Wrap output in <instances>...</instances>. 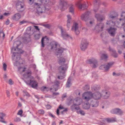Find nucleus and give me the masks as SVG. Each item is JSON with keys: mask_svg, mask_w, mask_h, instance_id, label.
I'll return each instance as SVG.
<instances>
[{"mask_svg": "<svg viewBox=\"0 0 125 125\" xmlns=\"http://www.w3.org/2000/svg\"><path fill=\"white\" fill-rule=\"evenodd\" d=\"M101 96H102L101 94L99 92H96L92 94V97L95 99H100Z\"/></svg>", "mask_w": 125, "mask_h": 125, "instance_id": "18", "label": "nucleus"}, {"mask_svg": "<svg viewBox=\"0 0 125 125\" xmlns=\"http://www.w3.org/2000/svg\"><path fill=\"white\" fill-rule=\"evenodd\" d=\"M5 114L2 113H0V118L1 119H3V118L5 116Z\"/></svg>", "mask_w": 125, "mask_h": 125, "instance_id": "46", "label": "nucleus"}, {"mask_svg": "<svg viewBox=\"0 0 125 125\" xmlns=\"http://www.w3.org/2000/svg\"><path fill=\"white\" fill-rule=\"evenodd\" d=\"M90 104H88L85 103L83 105V108L86 109H88L90 108Z\"/></svg>", "mask_w": 125, "mask_h": 125, "instance_id": "39", "label": "nucleus"}, {"mask_svg": "<svg viewBox=\"0 0 125 125\" xmlns=\"http://www.w3.org/2000/svg\"><path fill=\"white\" fill-rule=\"evenodd\" d=\"M88 45V43L86 39H83L82 40L80 48L83 51H84L87 47Z\"/></svg>", "mask_w": 125, "mask_h": 125, "instance_id": "10", "label": "nucleus"}, {"mask_svg": "<svg viewBox=\"0 0 125 125\" xmlns=\"http://www.w3.org/2000/svg\"><path fill=\"white\" fill-rule=\"evenodd\" d=\"M59 93H53L52 97L53 98H54L56 97L55 96L59 95Z\"/></svg>", "mask_w": 125, "mask_h": 125, "instance_id": "44", "label": "nucleus"}, {"mask_svg": "<svg viewBox=\"0 0 125 125\" xmlns=\"http://www.w3.org/2000/svg\"><path fill=\"white\" fill-rule=\"evenodd\" d=\"M109 51L112 52V55L115 57H117L118 56L117 54L116 53L114 49H111L110 47H109Z\"/></svg>", "mask_w": 125, "mask_h": 125, "instance_id": "29", "label": "nucleus"}, {"mask_svg": "<svg viewBox=\"0 0 125 125\" xmlns=\"http://www.w3.org/2000/svg\"><path fill=\"white\" fill-rule=\"evenodd\" d=\"M41 34L40 33L39 34H36L34 36V38L38 40L40 38Z\"/></svg>", "mask_w": 125, "mask_h": 125, "instance_id": "43", "label": "nucleus"}, {"mask_svg": "<svg viewBox=\"0 0 125 125\" xmlns=\"http://www.w3.org/2000/svg\"><path fill=\"white\" fill-rule=\"evenodd\" d=\"M16 6V9L18 12H22L24 10L23 4L20 1L17 2Z\"/></svg>", "mask_w": 125, "mask_h": 125, "instance_id": "8", "label": "nucleus"}, {"mask_svg": "<svg viewBox=\"0 0 125 125\" xmlns=\"http://www.w3.org/2000/svg\"><path fill=\"white\" fill-rule=\"evenodd\" d=\"M66 58L63 57H61L58 60V63L60 65L64 64L66 62Z\"/></svg>", "mask_w": 125, "mask_h": 125, "instance_id": "26", "label": "nucleus"}, {"mask_svg": "<svg viewBox=\"0 0 125 125\" xmlns=\"http://www.w3.org/2000/svg\"><path fill=\"white\" fill-rule=\"evenodd\" d=\"M3 68L4 70L5 71L6 70L7 68V65L6 64L4 63L3 65Z\"/></svg>", "mask_w": 125, "mask_h": 125, "instance_id": "55", "label": "nucleus"}, {"mask_svg": "<svg viewBox=\"0 0 125 125\" xmlns=\"http://www.w3.org/2000/svg\"><path fill=\"white\" fill-rule=\"evenodd\" d=\"M63 49L61 48L58 49V52L56 53V54L58 58H59L60 56L61 55L62 53L63 52Z\"/></svg>", "mask_w": 125, "mask_h": 125, "instance_id": "28", "label": "nucleus"}, {"mask_svg": "<svg viewBox=\"0 0 125 125\" xmlns=\"http://www.w3.org/2000/svg\"><path fill=\"white\" fill-rule=\"evenodd\" d=\"M87 63L91 64L93 68H96L98 65L97 61L94 58H92L88 60Z\"/></svg>", "mask_w": 125, "mask_h": 125, "instance_id": "4", "label": "nucleus"}, {"mask_svg": "<svg viewBox=\"0 0 125 125\" xmlns=\"http://www.w3.org/2000/svg\"><path fill=\"white\" fill-rule=\"evenodd\" d=\"M82 102V99L79 97H77L73 101V104L78 106L80 105Z\"/></svg>", "mask_w": 125, "mask_h": 125, "instance_id": "19", "label": "nucleus"}, {"mask_svg": "<svg viewBox=\"0 0 125 125\" xmlns=\"http://www.w3.org/2000/svg\"><path fill=\"white\" fill-rule=\"evenodd\" d=\"M76 105H75L73 104L71 107V109L72 111H73L75 109L78 110L80 109V108L78 106H75Z\"/></svg>", "mask_w": 125, "mask_h": 125, "instance_id": "33", "label": "nucleus"}, {"mask_svg": "<svg viewBox=\"0 0 125 125\" xmlns=\"http://www.w3.org/2000/svg\"><path fill=\"white\" fill-rule=\"evenodd\" d=\"M93 22L91 21H90L88 22H86V25L88 27H91L92 25Z\"/></svg>", "mask_w": 125, "mask_h": 125, "instance_id": "41", "label": "nucleus"}, {"mask_svg": "<svg viewBox=\"0 0 125 125\" xmlns=\"http://www.w3.org/2000/svg\"><path fill=\"white\" fill-rule=\"evenodd\" d=\"M21 18V15L19 13L15 14L12 17V19L13 20L17 21Z\"/></svg>", "mask_w": 125, "mask_h": 125, "instance_id": "24", "label": "nucleus"}, {"mask_svg": "<svg viewBox=\"0 0 125 125\" xmlns=\"http://www.w3.org/2000/svg\"><path fill=\"white\" fill-rule=\"evenodd\" d=\"M21 121V119L19 117H17L15 118L14 120V121L16 122H17L20 121Z\"/></svg>", "mask_w": 125, "mask_h": 125, "instance_id": "50", "label": "nucleus"}, {"mask_svg": "<svg viewBox=\"0 0 125 125\" xmlns=\"http://www.w3.org/2000/svg\"><path fill=\"white\" fill-rule=\"evenodd\" d=\"M90 13V12L88 11L82 14L81 16L82 20L85 21H87L88 19V16Z\"/></svg>", "mask_w": 125, "mask_h": 125, "instance_id": "16", "label": "nucleus"}, {"mask_svg": "<svg viewBox=\"0 0 125 125\" xmlns=\"http://www.w3.org/2000/svg\"><path fill=\"white\" fill-rule=\"evenodd\" d=\"M112 114H118L119 115H122L123 113L122 111L119 108H116L112 110L111 111Z\"/></svg>", "mask_w": 125, "mask_h": 125, "instance_id": "20", "label": "nucleus"}, {"mask_svg": "<svg viewBox=\"0 0 125 125\" xmlns=\"http://www.w3.org/2000/svg\"><path fill=\"white\" fill-rule=\"evenodd\" d=\"M106 24L107 27L110 28L115 25V22L112 21H107L106 22Z\"/></svg>", "mask_w": 125, "mask_h": 125, "instance_id": "25", "label": "nucleus"}, {"mask_svg": "<svg viewBox=\"0 0 125 125\" xmlns=\"http://www.w3.org/2000/svg\"><path fill=\"white\" fill-rule=\"evenodd\" d=\"M23 111L21 109L19 111L18 113H17V115H20L21 116H22V114L23 113Z\"/></svg>", "mask_w": 125, "mask_h": 125, "instance_id": "45", "label": "nucleus"}, {"mask_svg": "<svg viewBox=\"0 0 125 125\" xmlns=\"http://www.w3.org/2000/svg\"><path fill=\"white\" fill-rule=\"evenodd\" d=\"M92 97V94L91 92H87L84 93L82 98L86 101H88Z\"/></svg>", "mask_w": 125, "mask_h": 125, "instance_id": "6", "label": "nucleus"}, {"mask_svg": "<svg viewBox=\"0 0 125 125\" xmlns=\"http://www.w3.org/2000/svg\"><path fill=\"white\" fill-rule=\"evenodd\" d=\"M59 28L61 30L62 37L64 39H66V38H68L70 37L69 35L66 33V31L63 30L62 27L59 26Z\"/></svg>", "mask_w": 125, "mask_h": 125, "instance_id": "14", "label": "nucleus"}, {"mask_svg": "<svg viewBox=\"0 0 125 125\" xmlns=\"http://www.w3.org/2000/svg\"><path fill=\"white\" fill-rule=\"evenodd\" d=\"M104 27V24L101 22L98 23L95 26L94 30H95L97 32L102 31Z\"/></svg>", "mask_w": 125, "mask_h": 125, "instance_id": "12", "label": "nucleus"}, {"mask_svg": "<svg viewBox=\"0 0 125 125\" xmlns=\"http://www.w3.org/2000/svg\"><path fill=\"white\" fill-rule=\"evenodd\" d=\"M24 81L27 84L31 85L33 88L36 89L38 86V83L35 81L30 80L29 82V81H27L25 79H24Z\"/></svg>", "mask_w": 125, "mask_h": 125, "instance_id": "5", "label": "nucleus"}, {"mask_svg": "<svg viewBox=\"0 0 125 125\" xmlns=\"http://www.w3.org/2000/svg\"><path fill=\"white\" fill-rule=\"evenodd\" d=\"M92 89L93 90H94V91H96L98 90L99 89V88L96 87L95 86H94V87H92Z\"/></svg>", "mask_w": 125, "mask_h": 125, "instance_id": "54", "label": "nucleus"}, {"mask_svg": "<svg viewBox=\"0 0 125 125\" xmlns=\"http://www.w3.org/2000/svg\"><path fill=\"white\" fill-rule=\"evenodd\" d=\"M79 26L78 23L76 22H74L71 28V30L74 32L76 35H78L80 33L79 30Z\"/></svg>", "mask_w": 125, "mask_h": 125, "instance_id": "7", "label": "nucleus"}, {"mask_svg": "<svg viewBox=\"0 0 125 125\" xmlns=\"http://www.w3.org/2000/svg\"><path fill=\"white\" fill-rule=\"evenodd\" d=\"M44 38H43L41 40V44H42V47H44Z\"/></svg>", "mask_w": 125, "mask_h": 125, "instance_id": "49", "label": "nucleus"}, {"mask_svg": "<svg viewBox=\"0 0 125 125\" xmlns=\"http://www.w3.org/2000/svg\"><path fill=\"white\" fill-rule=\"evenodd\" d=\"M77 113L78 114H80L82 115H83L85 114L84 112L83 111L81 110H80L79 111H77Z\"/></svg>", "mask_w": 125, "mask_h": 125, "instance_id": "42", "label": "nucleus"}, {"mask_svg": "<svg viewBox=\"0 0 125 125\" xmlns=\"http://www.w3.org/2000/svg\"><path fill=\"white\" fill-rule=\"evenodd\" d=\"M102 16L99 14H96L95 15L96 18L98 21H102L103 20V19Z\"/></svg>", "mask_w": 125, "mask_h": 125, "instance_id": "31", "label": "nucleus"}, {"mask_svg": "<svg viewBox=\"0 0 125 125\" xmlns=\"http://www.w3.org/2000/svg\"><path fill=\"white\" fill-rule=\"evenodd\" d=\"M99 102L98 101L94 100L91 101L90 104V106L94 108L97 107L99 105Z\"/></svg>", "mask_w": 125, "mask_h": 125, "instance_id": "17", "label": "nucleus"}, {"mask_svg": "<svg viewBox=\"0 0 125 125\" xmlns=\"http://www.w3.org/2000/svg\"><path fill=\"white\" fill-rule=\"evenodd\" d=\"M89 89V87L88 85H86L84 88V89L86 90Z\"/></svg>", "mask_w": 125, "mask_h": 125, "instance_id": "56", "label": "nucleus"}, {"mask_svg": "<svg viewBox=\"0 0 125 125\" xmlns=\"http://www.w3.org/2000/svg\"><path fill=\"white\" fill-rule=\"evenodd\" d=\"M46 106V108L48 109H50L51 108V106L50 105H47Z\"/></svg>", "mask_w": 125, "mask_h": 125, "instance_id": "60", "label": "nucleus"}, {"mask_svg": "<svg viewBox=\"0 0 125 125\" xmlns=\"http://www.w3.org/2000/svg\"><path fill=\"white\" fill-rule=\"evenodd\" d=\"M5 34L4 33L2 30L0 29V38L1 37L3 39L4 38Z\"/></svg>", "mask_w": 125, "mask_h": 125, "instance_id": "38", "label": "nucleus"}, {"mask_svg": "<svg viewBox=\"0 0 125 125\" xmlns=\"http://www.w3.org/2000/svg\"><path fill=\"white\" fill-rule=\"evenodd\" d=\"M38 113L40 114H44V111L43 110L41 109L39 110Z\"/></svg>", "mask_w": 125, "mask_h": 125, "instance_id": "53", "label": "nucleus"}, {"mask_svg": "<svg viewBox=\"0 0 125 125\" xmlns=\"http://www.w3.org/2000/svg\"><path fill=\"white\" fill-rule=\"evenodd\" d=\"M60 4L62 6L61 9L62 10H63L66 9L67 7V2L64 0H60Z\"/></svg>", "mask_w": 125, "mask_h": 125, "instance_id": "21", "label": "nucleus"}, {"mask_svg": "<svg viewBox=\"0 0 125 125\" xmlns=\"http://www.w3.org/2000/svg\"><path fill=\"white\" fill-rule=\"evenodd\" d=\"M67 20H71V16L70 15H68L67 16Z\"/></svg>", "mask_w": 125, "mask_h": 125, "instance_id": "62", "label": "nucleus"}, {"mask_svg": "<svg viewBox=\"0 0 125 125\" xmlns=\"http://www.w3.org/2000/svg\"><path fill=\"white\" fill-rule=\"evenodd\" d=\"M114 62H110L108 63L107 65H102L100 67V69H104L105 71H107L113 64Z\"/></svg>", "mask_w": 125, "mask_h": 125, "instance_id": "11", "label": "nucleus"}, {"mask_svg": "<svg viewBox=\"0 0 125 125\" xmlns=\"http://www.w3.org/2000/svg\"><path fill=\"white\" fill-rule=\"evenodd\" d=\"M110 92L105 89L102 90L101 95L102 97L104 99H107L110 97Z\"/></svg>", "mask_w": 125, "mask_h": 125, "instance_id": "9", "label": "nucleus"}, {"mask_svg": "<svg viewBox=\"0 0 125 125\" xmlns=\"http://www.w3.org/2000/svg\"><path fill=\"white\" fill-rule=\"evenodd\" d=\"M34 26L36 30H38L39 32H40V29L39 28L38 26Z\"/></svg>", "mask_w": 125, "mask_h": 125, "instance_id": "59", "label": "nucleus"}, {"mask_svg": "<svg viewBox=\"0 0 125 125\" xmlns=\"http://www.w3.org/2000/svg\"><path fill=\"white\" fill-rule=\"evenodd\" d=\"M72 100H70L69 102L67 103V104L68 105H70L72 104Z\"/></svg>", "mask_w": 125, "mask_h": 125, "instance_id": "61", "label": "nucleus"}, {"mask_svg": "<svg viewBox=\"0 0 125 125\" xmlns=\"http://www.w3.org/2000/svg\"><path fill=\"white\" fill-rule=\"evenodd\" d=\"M105 12V9H103L102 10H101L100 11V12L101 13H104Z\"/></svg>", "mask_w": 125, "mask_h": 125, "instance_id": "63", "label": "nucleus"}, {"mask_svg": "<svg viewBox=\"0 0 125 125\" xmlns=\"http://www.w3.org/2000/svg\"><path fill=\"white\" fill-rule=\"evenodd\" d=\"M67 97L66 94V93H64L63 94L62 96V99H63L64 98L66 97Z\"/></svg>", "mask_w": 125, "mask_h": 125, "instance_id": "58", "label": "nucleus"}, {"mask_svg": "<svg viewBox=\"0 0 125 125\" xmlns=\"http://www.w3.org/2000/svg\"><path fill=\"white\" fill-rule=\"evenodd\" d=\"M98 2V0H94V10L95 12H97L99 9V7H98L96 8V5L97 3Z\"/></svg>", "mask_w": 125, "mask_h": 125, "instance_id": "32", "label": "nucleus"}, {"mask_svg": "<svg viewBox=\"0 0 125 125\" xmlns=\"http://www.w3.org/2000/svg\"><path fill=\"white\" fill-rule=\"evenodd\" d=\"M71 79L70 78H68V81L66 84V86L67 87H70V85L71 84Z\"/></svg>", "mask_w": 125, "mask_h": 125, "instance_id": "37", "label": "nucleus"}, {"mask_svg": "<svg viewBox=\"0 0 125 125\" xmlns=\"http://www.w3.org/2000/svg\"><path fill=\"white\" fill-rule=\"evenodd\" d=\"M8 83L10 85L13 84L14 82L11 79H10Z\"/></svg>", "mask_w": 125, "mask_h": 125, "instance_id": "52", "label": "nucleus"}, {"mask_svg": "<svg viewBox=\"0 0 125 125\" xmlns=\"http://www.w3.org/2000/svg\"><path fill=\"white\" fill-rule=\"evenodd\" d=\"M16 50V49L15 48L13 47L11 50V52L13 54L12 56V58L14 65L15 66H17L16 63H17L18 60L20 59V55L22 52H13V50L15 51Z\"/></svg>", "mask_w": 125, "mask_h": 125, "instance_id": "3", "label": "nucleus"}, {"mask_svg": "<svg viewBox=\"0 0 125 125\" xmlns=\"http://www.w3.org/2000/svg\"><path fill=\"white\" fill-rule=\"evenodd\" d=\"M60 83L59 81L56 80L53 83V85L52 86V88L50 89V90H53L55 91L58 90V87H59Z\"/></svg>", "mask_w": 125, "mask_h": 125, "instance_id": "13", "label": "nucleus"}, {"mask_svg": "<svg viewBox=\"0 0 125 125\" xmlns=\"http://www.w3.org/2000/svg\"><path fill=\"white\" fill-rule=\"evenodd\" d=\"M108 56L107 54L106 53L102 54L101 55V58L102 60H106L107 59Z\"/></svg>", "mask_w": 125, "mask_h": 125, "instance_id": "30", "label": "nucleus"}, {"mask_svg": "<svg viewBox=\"0 0 125 125\" xmlns=\"http://www.w3.org/2000/svg\"><path fill=\"white\" fill-rule=\"evenodd\" d=\"M106 120L108 123L115 122L116 121V119L115 118H106Z\"/></svg>", "mask_w": 125, "mask_h": 125, "instance_id": "35", "label": "nucleus"}, {"mask_svg": "<svg viewBox=\"0 0 125 125\" xmlns=\"http://www.w3.org/2000/svg\"><path fill=\"white\" fill-rule=\"evenodd\" d=\"M110 19H111L112 20L116 19L117 18V16H113L112 15H110L109 16Z\"/></svg>", "mask_w": 125, "mask_h": 125, "instance_id": "47", "label": "nucleus"}, {"mask_svg": "<svg viewBox=\"0 0 125 125\" xmlns=\"http://www.w3.org/2000/svg\"><path fill=\"white\" fill-rule=\"evenodd\" d=\"M47 88L45 86H43L41 87V90L42 91H44L47 90Z\"/></svg>", "mask_w": 125, "mask_h": 125, "instance_id": "51", "label": "nucleus"}, {"mask_svg": "<svg viewBox=\"0 0 125 125\" xmlns=\"http://www.w3.org/2000/svg\"><path fill=\"white\" fill-rule=\"evenodd\" d=\"M68 66L67 64H65L59 67L58 68L59 73L61 75L58 76V78L59 79H62L65 77V73L67 70Z\"/></svg>", "mask_w": 125, "mask_h": 125, "instance_id": "2", "label": "nucleus"}, {"mask_svg": "<svg viewBox=\"0 0 125 125\" xmlns=\"http://www.w3.org/2000/svg\"><path fill=\"white\" fill-rule=\"evenodd\" d=\"M27 21L24 20H23L22 21L20 22L19 23V24L20 25H21L25 23H26Z\"/></svg>", "mask_w": 125, "mask_h": 125, "instance_id": "57", "label": "nucleus"}, {"mask_svg": "<svg viewBox=\"0 0 125 125\" xmlns=\"http://www.w3.org/2000/svg\"><path fill=\"white\" fill-rule=\"evenodd\" d=\"M121 16L122 17V18L120 19L119 20L122 23V26H125V12H123L121 14Z\"/></svg>", "mask_w": 125, "mask_h": 125, "instance_id": "23", "label": "nucleus"}, {"mask_svg": "<svg viewBox=\"0 0 125 125\" xmlns=\"http://www.w3.org/2000/svg\"><path fill=\"white\" fill-rule=\"evenodd\" d=\"M53 4L51 2H48L47 3L43 4L44 8H45V10H48L51 8V5H52Z\"/></svg>", "mask_w": 125, "mask_h": 125, "instance_id": "22", "label": "nucleus"}, {"mask_svg": "<svg viewBox=\"0 0 125 125\" xmlns=\"http://www.w3.org/2000/svg\"><path fill=\"white\" fill-rule=\"evenodd\" d=\"M23 93H24V96H29V94L26 91H23Z\"/></svg>", "mask_w": 125, "mask_h": 125, "instance_id": "48", "label": "nucleus"}, {"mask_svg": "<svg viewBox=\"0 0 125 125\" xmlns=\"http://www.w3.org/2000/svg\"><path fill=\"white\" fill-rule=\"evenodd\" d=\"M77 5L80 9H82L83 10L86 9L87 7V6L86 4H82L80 3H79L77 4Z\"/></svg>", "mask_w": 125, "mask_h": 125, "instance_id": "27", "label": "nucleus"}, {"mask_svg": "<svg viewBox=\"0 0 125 125\" xmlns=\"http://www.w3.org/2000/svg\"><path fill=\"white\" fill-rule=\"evenodd\" d=\"M71 24V23H67V26L68 28H70V26Z\"/></svg>", "mask_w": 125, "mask_h": 125, "instance_id": "64", "label": "nucleus"}, {"mask_svg": "<svg viewBox=\"0 0 125 125\" xmlns=\"http://www.w3.org/2000/svg\"><path fill=\"white\" fill-rule=\"evenodd\" d=\"M69 10L70 12L72 14H73L74 11V6L72 5H71L70 6Z\"/></svg>", "mask_w": 125, "mask_h": 125, "instance_id": "36", "label": "nucleus"}, {"mask_svg": "<svg viewBox=\"0 0 125 125\" xmlns=\"http://www.w3.org/2000/svg\"><path fill=\"white\" fill-rule=\"evenodd\" d=\"M29 3L30 4L34 3L36 6V12L39 14H42L45 10L43 4L45 1L41 0H29Z\"/></svg>", "mask_w": 125, "mask_h": 125, "instance_id": "1", "label": "nucleus"}, {"mask_svg": "<svg viewBox=\"0 0 125 125\" xmlns=\"http://www.w3.org/2000/svg\"><path fill=\"white\" fill-rule=\"evenodd\" d=\"M31 72L30 70H29L28 71L26 72V74L28 76L27 77L28 78H31L32 79L33 78V77L31 76Z\"/></svg>", "mask_w": 125, "mask_h": 125, "instance_id": "34", "label": "nucleus"}, {"mask_svg": "<svg viewBox=\"0 0 125 125\" xmlns=\"http://www.w3.org/2000/svg\"><path fill=\"white\" fill-rule=\"evenodd\" d=\"M21 44V42L20 41H17L16 42H15L14 43V45H17L16 47L17 48H18V46H19Z\"/></svg>", "mask_w": 125, "mask_h": 125, "instance_id": "40", "label": "nucleus"}, {"mask_svg": "<svg viewBox=\"0 0 125 125\" xmlns=\"http://www.w3.org/2000/svg\"><path fill=\"white\" fill-rule=\"evenodd\" d=\"M116 30V28L112 27H110L107 30L111 36H114L115 35Z\"/></svg>", "mask_w": 125, "mask_h": 125, "instance_id": "15", "label": "nucleus"}]
</instances>
